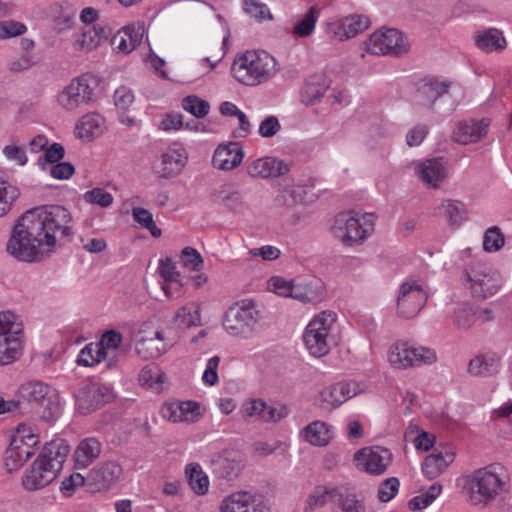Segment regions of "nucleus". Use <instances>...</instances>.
I'll list each match as a JSON object with an SVG mask.
<instances>
[{"mask_svg": "<svg viewBox=\"0 0 512 512\" xmlns=\"http://www.w3.org/2000/svg\"><path fill=\"white\" fill-rule=\"evenodd\" d=\"M71 211L62 205H39L15 221L6 251L17 261L39 263L50 257L60 242L73 234Z\"/></svg>", "mask_w": 512, "mask_h": 512, "instance_id": "f257e3e1", "label": "nucleus"}, {"mask_svg": "<svg viewBox=\"0 0 512 512\" xmlns=\"http://www.w3.org/2000/svg\"><path fill=\"white\" fill-rule=\"evenodd\" d=\"M68 453L69 447L65 443L52 442L45 446L22 474V488L34 492L51 484L62 470Z\"/></svg>", "mask_w": 512, "mask_h": 512, "instance_id": "f03ea898", "label": "nucleus"}, {"mask_svg": "<svg viewBox=\"0 0 512 512\" xmlns=\"http://www.w3.org/2000/svg\"><path fill=\"white\" fill-rule=\"evenodd\" d=\"M280 70L278 60L265 50L237 54L231 66L233 78L246 86H257L272 79Z\"/></svg>", "mask_w": 512, "mask_h": 512, "instance_id": "7ed1b4c3", "label": "nucleus"}, {"mask_svg": "<svg viewBox=\"0 0 512 512\" xmlns=\"http://www.w3.org/2000/svg\"><path fill=\"white\" fill-rule=\"evenodd\" d=\"M375 226V214L348 210L334 216L329 232L344 247L354 248L363 245L374 234Z\"/></svg>", "mask_w": 512, "mask_h": 512, "instance_id": "20e7f679", "label": "nucleus"}, {"mask_svg": "<svg viewBox=\"0 0 512 512\" xmlns=\"http://www.w3.org/2000/svg\"><path fill=\"white\" fill-rule=\"evenodd\" d=\"M263 326V312L259 304L251 298L235 302L224 313L222 327L231 337L252 339Z\"/></svg>", "mask_w": 512, "mask_h": 512, "instance_id": "39448f33", "label": "nucleus"}, {"mask_svg": "<svg viewBox=\"0 0 512 512\" xmlns=\"http://www.w3.org/2000/svg\"><path fill=\"white\" fill-rule=\"evenodd\" d=\"M466 500L474 506H486L504 490L505 481L493 467L480 468L461 478Z\"/></svg>", "mask_w": 512, "mask_h": 512, "instance_id": "423d86ee", "label": "nucleus"}, {"mask_svg": "<svg viewBox=\"0 0 512 512\" xmlns=\"http://www.w3.org/2000/svg\"><path fill=\"white\" fill-rule=\"evenodd\" d=\"M337 314L325 310L314 315L303 332V343L308 353L316 358L327 355L336 343Z\"/></svg>", "mask_w": 512, "mask_h": 512, "instance_id": "0eeeda50", "label": "nucleus"}, {"mask_svg": "<svg viewBox=\"0 0 512 512\" xmlns=\"http://www.w3.org/2000/svg\"><path fill=\"white\" fill-rule=\"evenodd\" d=\"M100 80L91 73L73 78L56 95L58 107L65 112H77L92 105L98 97Z\"/></svg>", "mask_w": 512, "mask_h": 512, "instance_id": "6e6552de", "label": "nucleus"}, {"mask_svg": "<svg viewBox=\"0 0 512 512\" xmlns=\"http://www.w3.org/2000/svg\"><path fill=\"white\" fill-rule=\"evenodd\" d=\"M386 357L390 367L396 370L431 365L438 359L434 349L405 340L393 342L387 350Z\"/></svg>", "mask_w": 512, "mask_h": 512, "instance_id": "1a4fd4ad", "label": "nucleus"}, {"mask_svg": "<svg viewBox=\"0 0 512 512\" xmlns=\"http://www.w3.org/2000/svg\"><path fill=\"white\" fill-rule=\"evenodd\" d=\"M38 443L39 434L34 426L27 423L18 424L6 452L7 470L13 472L20 469L32 457Z\"/></svg>", "mask_w": 512, "mask_h": 512, "instance_id": "9d476101", "label": "nucleus"}, {"mask_svg": "<svg viewBox=\"0 0 512 512\" xmlns=\"http://www.w3.org/2000/svg\"><path fill=\"white\" fill-rule=\"evenodd\" d=\"M23 348L22 325L10 311L0 313V366L16 361Z\"/></svg>", "mask_w": 512, "mask_h": 512, "instance_id": "9b49d317", "label": "nucleus"}, {"mask_svg": "<svg viewBox=\"0 0 512 512\" xmlns=\"http://www.w3.org/2000/svg\"><path fill=\"white\" fill-rule=\"evenodd\" d=\"M368 390L362 381H340L323 386L314 396V405L322 410L332 411L349 399Z\"/></svg>", "mask_w": 512, "mask_h": 512, "instance_id": "f8f14e48", "label": "nucleus"}, {"mask_svg": "<svg viewBox=\"0 0 512 512\" xmlns=\"http://www.w3.org/2000/svg\"><path fill=\"white\" fill-rule=\"evenodd\" d=\"M365 52L371 55L399 56L409 49L408 42L400 31L393 28H382L374 31L363 43Z\"/></svg>", "mask_w": 512, "mask_h": 512, "instance_id": "ddd939ff", "label": "nucleus"}, {"mask_svg": "<svg viewBox=\"0 0 512 512\" xmlns=\"http://www.w3.org/2000/svg\"><path fill=\"white\" fill-rule=\"evenodd\" d=\"M135 351L144 359L158 358L166 353L173 343L167 342L154 328L152 322H143L133 333Z\"/></svg>", "mask_w": 512, "mask_h": 512, "instance_id": "4468645a", "label": "nucleus"}, {"mask_svg": "<svg viewBox=\"0 0 512 512\" xmlns=\"http://www.w3.org/2000/svg\"><path fill=\"white\" fill-rule=\"evenodd\" d=\"M353 465L361 472L373 476L384 474L393 461V453L380 445L366 446L353 455Z\"/></svg>", "mask_w": 512, "mask_h": 512, "instance_id": "2eb2a0df", "label": "nucleus"}, {"mask_svg": "<svg viewBox=\"0 0 512 512\" xmlns=\"http://www.w3.org/2000/svg\"><path fill=\"white\" fill-rule=\"evenodd\" d=\"M114 398L110 384L89 381L83 383L75 393L76 408L88 414Z\"/></svg>", "mask_w": 512, "mask_h": 512, "instance_id": "dca6fc26", "label": "nucleus"}, {"mask_svg": "<svg viewBox=\"0 0 512 512\" xmlns=\"http://www.w3.org/2000/svg\"><path fill=\"white\" fill-rule=\"evenodd\" d=\"M427 301V292L419 280L404 281L399 288L397 298L398 313L405 318L416 316Z\"/></svg>", "mask_w": 512, "mask_h": 512, "instance_id": "f3484780", "label": "nucleus"}, {"mask_svg": "<svg viewBox=\"0 0 512 512\" xmlns=\"http://www.w3.org/2000/svg\"><path fill=\"white\" fill-rule=\"evenodd\" d=\"M187 162V150L180 144H172L161 153L153 170L159 178L171 179L183 171Z\"/></svg>", "mask_w": 512, "mask_h": 512, "instance_id": "a211bd4d", "label": "nucleus"}, {"mask_svg": "<svg viewBox=\"0 0 512 512\" xmlns=\"http://www.w3.org/2000/svg\"><path fill=\"white\" fill-rule=\"evenodd\" d=\"M159 414L171 423H195L203 417L204 409L196 401H166L161 405Z\"/></svg>", "mask_w": 512, "mask_h": 512, "instance_id": "6ab92c4d", "label": "nucleus"}, {"mask_svg": "<svg viewBox=\"0 0 512 512\" xmlns=\"http://www.w3.org/2000/svg\"><path fill=\"white\" fill-rule=\"evenodd\" d=\"M456 448L451 444H440L421 463V472L428 480H434L442 475L455 461Z\"/></svg>", "mask_w": 512, "mask_h": 512, "instance_id": "aec40b11", "label": "nucleus"}, {"mask_svg": "<svg viewBox=\"0 0 512 512\" xmlns=\"http://www.w3.org/2000/svg\"><path fill=\"white\" fill-rule=\"evenodd\" d=\"M413 170L415 176L427 188H440L448 178L447 164L440 157L415 161Z\"/></svg>", "mask_w": 512, "mask_h": 512, "instance_id": "412c9836", "label": "nucleus"}, {"mask_svg": "<svg viewBox=\"0 0 512 512\" xmlns=\"http://www.w3.org/2000/svg\"><path fill=\"white\" fill-rule=\"evenodd\" d=\"M370 26L368 17L360 14H351L331 19L327 22V32L339 41L356 37Z\"/></svg>", "mask_w": 512, "mask_h": 512, "instance_id": "4be33fe9", "label": "nucleus"}, {"mask_svg": "<svg viewBox=\"0 0 512 512\" xmlns=\"http://www.w3.org/2000/svg\"><path fill=\"white\" fill-rule=\"evenodd\" d=\"M465 286L477 298L493 296L500 288L498 279L483 266L471 268L466 273Z\"/></svg>", "mask_w": 512, "mask_h": 512, "instance_id": "5701e85b", "label": "nucleus"}, {"mask_svg": "<svg viewBox=\"0 0 512 512\" xmlns=\"http://www.w3.org/2000/svg\"><path fill=\"white\" fill-rule=\"evenodd\" d=\"M107 130L106 120L102 114L91 111L83 114L75 123L74 136L84 143L100 138Z\"/></svg>", "mask_w": 512, "mask_h": 512, "instance_id": "b1692460", "label": "nucleus"}, {"mask_svg": "<svg viewBox=\"0 0 512 512\" xmlns=\"http://www.w3.org/2000/svg\"><path fill=\"white\" fill-rule=\"evenodd\" d=\"M158 271L159 283L165 296L169 299L180 298L185 292V284L175 264L169 259L160 260Z\"/></svg>", "mask_w": 512, "mask_h": 512, "instance_id": "393cba45", "label": "nucleus"}, {"mask_svg": "<svg viewBox=\"0 0 512 512\" xmlns=\"http://www.w3.org/2000/svg\"><path fill=\"white\" fill-rule=\"evenodd\" d=\"M121 475L122 467L117 462H104L88 472V486L96 491L107 490L119 480Z\"/></svg>", "mask_w": 512, "mask_h": 512, "instance_id": "a878e982", "label": "nucleus"}, {"mask_svg": "<svg viewBox=\"0 0 512 512\" xmlns=\"http://www.w3.org/2000/svg\"><path fill=\"white\" fill-rule=\"evenodd\" d=\"M331 85V79L324 72H316L306 77L300 91V101L306 106L318 104Z\"/></svg>", "mask_w": 512, "mask_h": 512, "instance_id": "bb28decb", "label": "nucleus"}, {"mask_svg": "<svg viewBox=\"0 0 512 512\" xmlns=\"http://www.w3.org/2000/svg\"><path fill=\"white\" fill-rule=\"evenodd\" d=\"M240 414L243 418L277 421L288 415V409L284 405L269 406L263 400L251 399L241 406Z\"/></svg>", "mask_w": 512, "mask_h": 512, "instance_id": "cd10ccee", "label": "nucleus"}, {"mask_svg": "<svg viewBox=\"0 0 512 512\" xmlns=\"http://www.w3.org/2000/svg\"><path fill=\"white\" fill-rule=\"evenodd\" d=\"M244 151L237 142L223 143L217 146L212 157L214 168L222 171H232L242 163Z\"/></svg>", "mask_w": 512, "mask_h": 512, "instance_id": "c85d7f7f", "label": "nucleus"}, {"mask_svg": "<svg viewBox=\"0 0 512 512\" xmlns=\"http://www.w3.org/2000/svg\"><path fill=\"white\" fill-rule=\"evenodd\" d=\"M488 127L489 121L487 119L461 120L455 124L452 138L454 141L464 145L475 143L486 136Z\"/></svg>", "mask_w": 512, "mask_h": 512, "instance_id": "c756f323", "label": "nucleus"}, {"mask_svg": "<svg viewBox=\"0 0 512 512\" xmlns=\"http://www.w3.org/2000/svg\"><path fill=\"white\" fill-rule=\"evenodd\" d=\"M45 15L52 23L55 32L62 34L74 29L75 13L66 2L55 1L45 8Z\"/></svg>", "mask_w": 512, "mask_h": 512, "instance_id": "7c9ffc66", "label": "nucleus"}, {"mask_svg": "<svg viewBox=\"0 0 512 512\" xmlns=\"http://www.w3.org/2000/svg\"><path fill=\"white\" fill-rule=\"evenodd\" d=\"M172 322L182 331L201 326L202 303L196 300L183 303L175 310Z\"/></svg>", "mask_w": 512, "mask_h": 512, "instance_id": "2f4dec72", "label": "nucleus"}, {"mask_svg": "<svg viewBox=\"0 0 512 512\" xmlns=\"http://www.w3.org/2000/svg\"><path fill=\"white\" fill-rule=\"evenodd\" d=\"M246 170L251 177L265 179L285 174L288 165L280 159L266 156L249 162Z\"/></svg>", "mask_w": 512, "mask_h": 512, "instance_id": "473e14b6", "label": "nucleus"}, {"mask_svg": "<svg viewBox=\"0 0 512 512\" xmlns=\"http://www.w3.org/2000/svg\"><path fill=\"white\" fill-rule=\"evenodd\" d=\"M300 436L312 446L325 447L334 439L335 429L325 421L315 420L300 431Z\"/></svg>", "mask_w": 512, "mask_h": 512, "instance_id": "72a5a7b5", "label": "nucleus"}, {"mask_svg": "<svg viewBox=\"0 0 512 512\" xmlns=\"http://www.w3.org/2000/svg\"><path fill=\"white\" fill-rule=\"evenodd\" d=\"M144 36L142 24H132L122 28L113 37L112 44L117 53L128 54L141 43Z\"/></svg>", "mask_w": 512, "mask_h": 512, "instance_id": "f704fd0d", "label": "nucleus"}, {"mask_svg": "<svg viewBox=\"0 0 512 512\" xmlns=\"http://www.w3.org/2000/svg\"><path fill=\"white\" fill-rule=\"evenodd\" d=\"M107 31L103 25L83 27L80 33L74 36L73 47L77 51L90 52L97 49L106 39Z\"/></svg>", "mask_w": 512, "mask_h": 512, "instance_id": "c9c22d12", "label": "nucleus"}, {"mask_svg": "<svg viewBox=\"0 0 512 512\" xmlns=\"http://www.w3.org/2000/svg\"><path fill=\"white\" fill-rule=\"evenodd\" d=\"M448 91V84L439 80H426L417 89L415 102L422 107L430 108Z\"/></svg>", "mask_w": 512, "mask_h": 512, "instance_id": "e433bc0d", "label": "nucleus"}, {"mask_svg": "<svg viewBox=\"0 0 512 512\" xmlns=\"http://www.w3.org/2000/svg\"><path fill=\"white\" fill-rule=\"evenodd\" d=\"M20 396L30 404L32 410L50 396L58 392L57 389L49 384L40 381H31L24 383L20 387Z\"/></svg>", "mask_w": 512, "mask_h": 512, "instance_id": "4c0bfd02", "label": "nucleus"}, {"mask_svg": "<svg viewBox=\"0 0 512 512\" xmlns=\"http://www.w3.org/2000/svg\"><path fill=\"white\" fill-rule=\"evenodd\" d=\"M320 8L311 6L305 13L298 16L291 28V35L295 38H308L315 32L320 17Z\"/></svg>", "mask_w": 512, "mask_h": 512, "instance_id": "58836bf2", "label": "nucleus"}, {"mask_svg": "<svg viewBox=\"0 0 512 512\" xmlns=\"http://www.w3.org/2000/svg\"><path fill=\"white\" fill-rule=\"evenodd\" d=\"M100 453L101 444L96 438L83 439L73 454L75 464L78 468H86L99 457Z\"/></svg>", "mask_w": 512, "mask_h": 512, "instance_id": "ea45409f", "label": "nucleus"}, {"mask_svg": "<svg viewBox=\"0 0 512 512\" xmlns=\"http://www.w3.org/2000/svg\"><path fill=\"white\" fill-rule=\"evenodd\" d=\"M62 412L63 402L60 393L57 392L33 409V417L36 420L52 423L62 415Z\"/></svg>", "mask_w": 512, "mask_h": 512, "instance_id": "a19ab883", "label": "nucleus"}, {"mask_svg": "<svg viewBox=\"0 0 512 512\" xmlns=\"http://www.w3.org/2000/svg\"><path fill=\"white\" fill-rule=\"evenodd\" d=\"M475 43L485 52L502 51L507 45L503 33L496 28L479 31L475 36Z\"/></svg>", "mask_w": 512, "mask_h": 512, "instance_id": "79ce46f5", "label": "nucleus"}, {"mask_svg": "<svg viewBox=\"0 0 512 512\" xmlns=\"http://www.w3.org/2000/svg\"><path fill=\"white\" fill-rule=\"evenodd\" d=\"M141 386L154 392H161L166 384V375L156 364H149L139 373Z\"/></svg>", "mask_w": 512, "mask_h": 512, "instance_id": "37998d69", "label": "nucleus"}, {"mask_svg": "<svg viewBox=\"0 0 512 512\" xmlns=\"http://www.w3.org/2000/svg\"><path fill=\"white\" fill-rule=\"evenodd\" d=\"M324 296V285L319 279H311L303 284H297L294 299L303 303H317Z\"/></svg>", "mask_w": 512, "mask_h": 512, "instance_id": "c03bdc74", "label": "nucleus"}, {"mask_svg": "<svg viewBox=\"0 0 512 512\" xmlns=\"http://www.w3.org/2000/svg\"><path fill=\"white\" fill-rule=\"evenodd\" d=\"M186 476L189 486L195 494L203 496L208 493L210 487L209 477L199 464L191 463L187 465Z\"/></svg>", "mask_w": 512, "mask_h": 512, "instance_id": "a18cd8bd", "label": "nucleus"}, {"mask_svg": "<svg viewBox=\"0 0 512 512\" xmlns=\"http://www.w3.org/2000/svg\"><path fill=\"white\" fill-rule=\"evenodd\" d=\"M499 369V359L492 354L477 355L470 360L468 371L474 376H490Z\"/></svg>", "mask_w": 512, "mask_h": 512, "instance_id": "49530a36", "label": "nucleus"}, {"mask_svg": "<svg viewBox=\"0 0 512 512\" xmlns=\"http://www.w3.org/2000/svg\"><path fill=\"white\" fill-rule=\"evenodd\" d=\"M216 473L223 478L232 479L236 477L244 467L240 456L228 454L220 456L214 463Z\"/></svg>", "mask_w": 512, "mask_h": 512, "instance_id": "de8ad7c7", "label": "nucleus"}, {"mask_svg": "<svg viewBox=\"0 0 512 512\" xmlns=\"http://www.w3.org/2000/svg\"><path fill=\"white\" fill-rule=\"evenodd\" d=\"M443 487L440 483H433L426 491L412 497L407 507L410 511H422L428 508L442 493Z\"/></svg>", "mask_w": 512, "mask_h": 512, "instance_id": "09e8293b", "label": "nucleus"}, {"mask_svg": "<svg viewBox=\"0 0 512 512\" xmlns=\"http://www.w3.org/2000/svg\"><path fill=\"white\" fill-rule=\"evenodd\" d=\"M19 196L18 188L10 183L4 173L0 171V217L7 214Z\"/></svg>", "mask_w": 512, "mask_h": 512, "instance_id": "8fccbe9b", "label": "nucleus"}, {"mask_svg": "<svg viewBox=\"0 0 512 512\" xmlns=\"http://www.w3.org/2000/svg\"><path fill=\"white\" fill-rule=\"evenodd\" d=\"M108 360L99 345L94 342L85 345L79 352L76 362L79 366L95 367L103 361Z\"/></svg>", "mask_w": 512, "mask_h": 512, "instance_id": "3c124183", "label": "nucleus"}, {"mask_svg": "<svg viewBox=\"0 0 512 512\" xmlns=\"http://www.w3.org/2000/svg\"><path fill=\"white\" fill-rule=\"evenodd\" d=\"M266 289L280 297L294 298L296 294L297 284L292 280L283 276L275 275L268 279Z\"/></svg>", "mask_w": 512, "mask_h": 512, "instance_id": "603ef678", "label": "nucleus"}, {"mask_svg": "<svg viewBox=\"0 0 512 512\" xmlns=\"http://www.w3.org/2000/svg\"><path fill=\"white\" fill-rule=\"evenodd\" d=\"M334 512H366L364 502L353 493L341 494L337 490Z\"/></svg>", "mask_w": 512, "mask_h": 512, "instance_id": "864d4df0", "label": "nucleus"}, {"mask_svg": "<svg viewBox=\"0 0 512 512\" xmlns=\"http://www.w3.org/2000/svg\"><path fill=\"white\" fill-rule=\"evenodd\" d=\"M337 488L333 486L320 485L314 488L307 498V505L316 509L325 505L328 499H334L337 495Z\"/></svg>", "mask_w": 512, "mask_h": 512, "instance_id": "5fc2aeb1", "label": "nucleus"}, {"mask_svg": "<svg viewBox=\"0 0 512 512\" xmlns=\"http://www.w3.org/2000/svg\"><path fill=\"white\" fill-rule=\"evenodd\" d=\"M443 213L447 221L454 226H459L466 218V209L463 203L455 200H446L442 203Z\"/></svg>", "mask_w": 512, "mask_h": 512, "instance_id": "6e6d98bb", "label": "nucleus"}, {"mask_svg": "<svg viewBox=\"0 0 512 512\" xmlns=\"http://www.w3.org/2000/svg\"><path fill=\"white\" fill-rule=\"evenodd\" d=\"M132 217L142 228L148 230L154 238H159L162 231L154 222L153 215L150 211L142 207L132 209Z\"/></svg>", "mask_w": 512, "mask_h": 512, "instance_id": "4d7b16f0", "label": "nucleus"}, {"mask_svg": "<svg viewBox=\"0 0 512 512\" xmlns=\"http://www.w3.org/2000/svg\"><path fill=\"white\" fill-rule=\"evenodd\" d=\"M182 108L196 118H204L210 112V104L196 95L184 97Z\"/></svg>", "mask_w": 512, "mask_h": 512, "instance_id": "13d9d810", "label": "nucleus"}, {"mask_svg": "<svg viewBox=\"0 0 512 512\" xmlns=\"http://www.w3.org/2000/svg\"><path fill=\"white\" fill-rule=\"evenodd\" d=\"M244 12L258 22L272 20L269 7L261 0H243Z\"/></svg>", "mask_w": 512, "mask_h": 512, "instance_id": "bf43d9fd", "label": "nucleus"}, {"mask_svg": "<svg viewBox=\"0 0 512 512\" xmlns=\"http://www.w3.org/2000/svg\"><path fill=\"white\" fill-rule=\"evenodd\" d=\"M82 198L85 203L91 205H97L101 208H108L114 202L113 195L103 188L95 187L86 191Z\"/></svg>", "mask_w": 512, "mask_h": 512, "instance_id": "052dcab7", "label": "nucleus"}, {"mask_svg": "<svg viewBox=\"0 0 512 512\" xmlns=\"http://www.w3.org/2000/svg\"><path fill=\"white\" fill-rule=\"evenodd\" d=\"M122 335L114 330L106 331L97 344L104 352L107 359H112L115 356L117 349L122 343Z\"/></svg>", "mask_w": 512, "mask_h": 512, "instance_id": "680f3d73", "label": "nucleus"}, {"mask_svg": "<svg viewBox=\"0 0 512 512\" xmlns=\"http://www.w3.org/2000/svg\"><path fill=\"white\" fill-rule=\"evenodd\" d=\"M43 155L38 158V165L41 170L46 171L48 168L64 157L65 151L61 144L53 143L45 148Z\"/></svg>", "mask_w": 512, "mask_h": 512, "instance_id": "e2e57ef3", "label": "nucleus"}, {"mask_svg": "<svg viewBox=\"0 0 512 512\" xmlns=\"http://www.w3.org/2000/svg\"><path fill=\"white\" fill-rule=\"evenodd\" d=\"M85 485L88 486V476L84 477L82 474L74 472L61 481L59 490L62 496L71 497Z\"/></svg>", "mask_w": 512, "mask_h": 512, "instance_id": "0e129e2a", "label": "nucleus"}, {"mask_svg": "<svg viewBox=\"0 0 512 512\" xmlns=\"http://www.w3.org/2000/svg\"><path fill=\"white\" fill-rule=\"evenodd\" d=\"M247 491H237L225 496L219 504V512H243Z\"/></svg>", "mask_w": 512, "mask_h": 512, "instance_id": "69168bd1", "label": "nucleus"}, {"mask_svg": "<svg viewBox=\"0 0 512 512\" xmlns=\"http://www.w3.org/2000/svg\"><path fill=\"white\" fill-rule=\"evenodd\" d=\"M180 263L190 271H200L204 265V259L195 248L185 247L180 254Z\"/></svg>", "mask_w": 512, "mask_h": 512, "instance_id": "338daca9", "label": "nucleus"}, {"mask_svg": "<svg viewBox=\"0 0 512 512\" xmlns=\"http://www.w3.org/2000/svg\"><path fill=\"white\" fill-rule=\"evenodd\" d=\"M504 235L496 226L486 230L483 237V248L486 252H496L504 245Z\"/></svg>", "mask_w": 512, "mask_h": 512, "instance_id": "774afa93", "label": "nucleus"}]
</instances>
